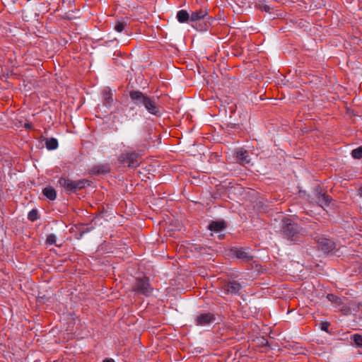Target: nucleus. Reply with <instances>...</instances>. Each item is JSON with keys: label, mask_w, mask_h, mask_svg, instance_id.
Wrapping results in <instances>:
<instances>
[{"label": "nucleus", "mask_w": 362, "mask_h": 362, "mask_svg": "<svg viewBox=\"0 0 362 362\" xmlns=\"http://www.w3.org/2000/svg\"><path fill=\"white\" fill-rule=\"evenodd\" d=\"M129 97L136 106L144 108L149 114L156 117L161 115L158 98L150 97L143 92H129Z\"/></svg>", "instance_id": "obj_1"}, {"label": "nucleus", "mask_w": 362, "mask_h": 362, "mask_svg": "<svg viewBox=\"0 0 362 362\" xmlns=\"http://www.w3.org/2000/svg\"><path fill=\"white\" fill-rule=\"evenodd\" d=\"M302 233L303 228L293 220L285 218L281 221L280 235L287 245L298 243Z\"/></svg>", "instance_id": "obj_2"}, {"label": "nucleus", "mask_w": 362, "mask_h": 362, "mask_svg": "<svg viewBox=\"0 0 362 362\" xmlns=\"http://www.w3.org/2000/svg\"><path fill=\"white\" fill-rule=\"evenodd\" d=\"M58 182L67 193H76L77 190L90 185V181L86 179L71 180L64 177H60Z\"/></svg>", "instance_id": "obj_3"}, {"label": "nucleus", "mask_w": 362, "mask_h": 362, "mask_svg": "<svg viewBox=\"0 0 362 362\" xmlns=\"http://www.w3.org/2000/svg\"><path fill=\"white\" fill-rule=\"evenodd\" d=\"M132 290L137 294L150 296L153 294L154 289L150 284L149 279L148 277L143 276L138 277L135 279Z\"/></svg>", "instance_id": "obj_4"}, {"label": "nucleus", "mask_w": 362, "mask_h": 362, "mask_svg": "<svg viewBox=\"0 0 362 362\" xmlns=\"http://www.w3.org/2000/svg\"><path fill=\"white\" fill-rule=\"evenodd\" d=\"M332 198L325 192H323L320 187H316L313 192L311 202L316 204L322 209L329 207L332 202Z\"/></svg>", "instance_id": "obj_5"}, {"label": "nucleus", "mask_w": 362, "mask_h": 362, "mask_svg": "<svg viewBox=\"0 0 362 362\" xmlns=\"http://www.w3.org/2000/svg\"><path fill=\"white\" fill-rule=\"evenodd\" d=\"M231 254L236 258L243 261H250L254 257V253L250 247H235L230 250Z\"/></svg>", "instance_id": "obj_6"}, {"label": "nucleus", "mask_w": 362, "mask_h": 362, "mask_svg": "<svg viewBox=\"0 0 362 362\" xmlns=\"http://www.w3.org/2000/svg\"><path fill=\"white\" fill-rule=\"evenodd\" d=\"M207 228L211 232V235L217 234L218 239L221 240L225 236L224 231L227 228V224L223 220L213 221L208 225Z\"/></svg>", "instance_id": "obj_7"}, {"label": "nucleus", "mask_w": 362, "mask_h": 362, "mask_svg": "<svg viewBox=\"0 0 362 362\" xmlns=\"http://www.w3.org/2000/svg\"><path fill=\"white\" fill-rule=\"evenodd\" d=\"M139 154L136 151L124 153L120 155L119 160L128 165L129 168H136L139 165Z\"/></svg>", "instance_id": "obj_8"}, {"label": "nucleus", "mask_w": 362, "mask_h": 362, "mask_svg": "<svg viewBox=\"0 0 362 362\" xmlns=\"http://www.w3.org/2000/svg\"><path fill=\"white\" fill-rule=\"evenodd\" d=\"M316 241L318 249L321 250L325 254H329L335 248V243L331 239L324 236H316Z\"/></svg>", "instance_id": "obj_9"}, {"label": "nucleus", "mask_w": 362, "mask_h": 362, "mask_svg": "<svg viewBox=\"0 0 362 362\" xmlns=\"http://www.w3.org/2000/svg\"><path fill=\"white\" fill-rule=\"evenodd\" d=\"M243 286L237 281H230L223 288L222 293L225 295L239 296Z\"/></svg>", "instance_id": "obj_10"}, {"label": "nucleus", "mask_w": 362, "mask_h": 362, "mask_svg": "<svg viewBox=\"0 0 362 362\" xmlns=\"http://www.w3.org/2000/svg\"><path fill=\"white\" fill-rule=\"evenodd\" d=\"M235 157L238 163L241 165H246L250 163V158L246 150L243 148H238L235 150Z\"/></svg>", "instance_id": "obj_11"}, {"label": "nucleus", "mask_w": 362, "mask_h": 362, "mask_svg": "<svg viewBox=\"0 0 362 362\" xmlns=\"http://www.w3.org/2000/svg\"><path fill=\"white\" fill-rule=\"evenodd\" d=\"M215 320L214 316L210 313L200 314L197 317L196 324L200 326H206L210 325Z\"/></svg>", "instance_id": "obj_12"}, {"label": "nucleus", "mask_w": 362, "mask_h": 362, "mask_svg": "<svg viewBox=\"0 0 362 362\" xmlns=\"http://www.w3.org/2000/svg\"><path fill=\"white\" fill-rule=\"evenodd\" d=\"M110 168L107 165H99L93 166L90 173L91 175H106L110 173Z\"/></svg>", "instance_id": "obj_13"}, {"label": "nucleus", "mask_w": 362, "mask_h": 362, "mask_svg": "<svg viewBox=\"0 0 362 362\" xmlns=\"http://www.w3.org/2000/svg\"><path fill=\"white\" fill-rule=\"evenodd\" d=\"M176 18L179 23H185L190 20V16L186 10H180L177 11Z\"/></svg>", "instance_id": "obj_14"}, {"label": "nucleus", "mask_w": 362, "mask_h": 362, "mask_svg": "<svg viewBox=\"0 0 362 362\" xmlns=\"http://www.w3.org/2000/svg\"><path fill=\"white\" fill-rule=\"evenodd\" d=\"M43 194L49 200L54 201L57 198L56 190L52 187H47L42 190Z\"/></svg>", "instance_id": "obj_15"}, {"label": "nucleus", "mask_w": 362, "mask_h": 362, "mask_svg": "<svg viewBox=\"0 0 362 362\" xmlns=\"http://www.w3.org/2000/svg\"><path fill=\"white\" fill-rule=\"evenodd\" d=\"M59 144L58 140L56 138L52 137L49 139H47L45 141V146L47 150L53 151L58 148Z\"/></svg>", "instance_id": "obj_16"}, {"label": "nucleus", "mask_w": 362, "mask_h": 362, "mask_svg": "<svg viewBox=\"0 0 362 362\" xmlns=\"http://www.w3.org/2000/svg\"><path fill=\"white\" fill-rule=\"evenodd\" d=\"M206 15V11L203 10H199L198 11L192 12L190 16V21L192 22L198 21L200 19L203 18Z\"/></svg>", "instance_id": "obj_17"}, {"label": "nucleus", "mask_w": 362, "mask_h": 362, "mask_svg": "<svg viewBox=\"0 0 362 362\" xmlns=\"http://www.w3.org/2000/svg\"><path fill=\"white\" fill-rule=\"evenodd\" d=\"M327 298L329 302L334 303L336 306L339 305L341 303V299L334 294H327Z\"/></svg>", "instance_id": "obj_18"}, {"label": "nucleus", "mask_w": 362, "mask_h": 362, "mask_svg": "<svg viewBox=\"0 0 362 362\" xmlns=\"http://www.w3.org/2000/svg\"><path fill=\"white\" fill-rule=\"evenodd\" d=\"M351 154V156L355 159L362 158V146L353 149Z\"/></svg>", "instance_id": "obj_19"}, {"label": "nucleus", "mask_w": 362, "mask_h": 362, "mask_svg": "<svg viewBox=\"0 0 362 362\" xmlns=\"http://www.w3.org/2000/svg\"><path fill=\"white\" fill-rule=\"evenodd\" d=\"M127 23L124 21H118L115 25V30L117 33H122L124 30Z\"/></svg>", "instance_id": "obj_20"}, {"label": "nucleus", "mask_w": 362, "mask_h": 362, "mask_svg": "<svg viewBox=\"0 0 362 362\" xmlns=\"http://www.w3.org/2000/svg\"><path fill=\"white\" fill-rule=\"evenodd\" d=\"M351 338L358 347H362V334H354Z\"/></svg>", "instance_id": "obj_21"}, {"label": "nucleus", "mask_w": 362, "mask_h": 362, "mask_svg": "<svg viewBox=\"0 0 362 362\" xmlns=\"http://www.w3.org/2000/svg\"><path fill=\"white\" fill-rule=\"evenodd\" d=\"M38 218V211L35 209H33L28 214V219L30 221H35Z\"/></svg>", "instance_id": "obj_22"}, {"label": "nucleus", "mask_w": 362, "mask_h": 362, "mask_svg": "<svg viewBox=\"0 0 362 362\" xmlns=\"http://www.w3.org/2000/svg\"><path fill=\"white\" fill-rule=\"evenodd\" d=\"M56 242H57V235L55 234L51 233L47 236L46 244L47 245H56Z\"/></svg>", "instance_id": "obj_23"}, {"label": "nucleus", "mask_w": 362, "mask_h": 362, "mask_svg": "<svg viewBox=\"0 0 362 362\" xmlns=\"http://www.w3.org/2000/svg\"><path fill=\"white\" fill-rule=\"evenodd\" d=\"M93 229H94V226H87L85 228H83L81 230L80 235H81V236H82L84 234L88 233L92 231Z\"/></svg>", "instance_id": "obj_24"}, {"label": "nucleus", "mask_w": 362, "mask_h": 362, "mask_svg": "<svg viewBox=\"0 0 362 362\" xmlns=\"http://www.w3.org/2000/svg\"><path fill=\"white\" fill-rule=\"evenodd\" d=\"M328 326H329V325L327 323H322L321 325V329L327 332H328Z\"/></svg>", "instance_id": "obj_25"}, {"label": "nucleus", "mask_w": 362, "mask_h": 362, "mask_svg": "<svg viewBox=\"0 0 362 362\" xmlns=\"http://www.w3.org/2000/svg\"><path fill=\"white\" fill-rule=\"evenodd\" d=\"M103 97L105 99H110L111 98V92H104Z\"/></svg>", "instance_id": "obj_26"}, {"label": "nucleus", "mask_w": 362, "mask_h": 362, "mask_svg": "<svg viewBox=\"0 0 362 362\" xmlns=\"http://www.w3.org/2000/svg\"><path fill=\"white\" fill-rule=\"evenodd\" d=\"M103 362H115L112 358H105Z\"/></svg>", "instance_id": "obj_27"}, {"label": "nucleus", "mask_w": 362, "mask_h": 362, "mask_svg": "<svg viewBox=\"0 0 362 362\" xmlns=\"http://www.w3.org/2000/svg\"><path fill=\"white\" fill-rule=\"evenodd\" d=\"M24 127L26 128V129H30L31 128V124H29V123H26L25 124Z\"/></svg>", "instance_id": "obj_28"}, {"label": "nucleus", "mask_w": 362, "mask_h": 362, "mask_svg": "<svg viewBox=\"0 0 362 362\" xmlns=\"http://www.w3.org/2000/svg\"><path fill=\"white\" fill-rule=\"evenodd\" d=\"M359 193L362 195V186L359 188Z\"/></svg>", "instance_id": "obj_29"}]
</instances>
